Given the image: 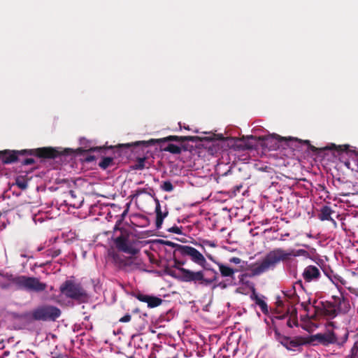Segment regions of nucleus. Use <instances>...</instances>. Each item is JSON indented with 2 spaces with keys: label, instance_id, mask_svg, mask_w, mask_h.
Listing matches in <instances>:
<instances>
[{
  "label": "nucleus",
  "instance_id": "f257e3e1",
  "mask_svg": "<svg viewBox=\"0 0 358 358\" xmlns=\"http://www.w3.org/2000/svg\"><path fill=\"white\" fill-rule=\"evenodd\" d=\"M59 152L52 147H43L36 149L21 150H4L0 151V159L4 164L20 162L23 166L35 164L34 157L41 159H55Z\"/></svg>",
  "mask_w": 358,
  "mask_h": 358
},
{
  "label": "nucleus",
  "instance_id": "f03ea898",
  "mask_svg": "<svg viewBox=\"0 0 358 358\" xmlns=\"http://www.w3.org/2000/svg\"><path fill=\"white\" fill-rule=\"evenodd\" d=\"M308 252L303 250H285L281 248H275L268 252L260 263H255L250 266L252 275H260L269 270H274L277 265L282 262L290 261L292 257H307Z\"/></svg>",
  "mask_w": 358,
  "mask_h": 358
},
{
  "label": "nucleus",
  "instance_id": "7ed1b4c3",
  "mask_svg": "<svg viewBox=\"0 0 358 358\" xmlns=\"http://www.w3.org/2000/svg\"><path fill=\"white\" fill-rule=\"evenodd\" d=\"M199 139L198 136H169L162 138H151L148 141H138L131 143H123L119 144V148H132V151L140 148L142 152H144V148H147L150 146L155 145L156 144L160 145V150L168 152L174 155H179L182 152V150H187V148L185 145H182L181 146L171 143L172 141L182 143L186 141L196 142Z\"/></svg>",
  "mask_w": 358,
  "mask_h": 358
},
{
  "label": "nucleus",
  "instance_id": "20e7f679",
  "mask_svg": "<svg viewBox=\"0 0 358 358\" xmlns=\"http://www.w3.org/2000/svg\"><path fill=\"white\" fill-rule=\"evenodd\" d=\"M10 283L15 286L17 289H22L27 292H42L47 288V284L41 282L38 278L27 275H6Z\"/></svg>",
  "mask_w": 358,
  "mask_h": 358
},
{
  "label": "nucleus",
  "instance_id": "39448f33",
  "mask_svg": "<svg viewBox=\"0 0 358 358\" xmlns=\"http://www.w3.org/2000/svg\"><path fill=\"white\" fill-rule=\"evenodd\" d=\"M60 292L66 298L75 301H84L87 298L85 289L80 283L71 280H66L59 287Z\"/></svg>",
  "mask_w": 358,
  "mask_h": 358
},
{
  "label": "nucleus",
  "instance_id": "423d86ee",
  "mask_svg": "<svg viewBox=\"0 0 358 358\" xmlns=\"http://www.w3.org/2000/svg\"><path fill=\"white\" fill-rule=\"evenodd\" d=\"M60 315V309L51 305L39 306L31 313V317L37 321H55Z\"/></svg>",
  "mask_w": 358,
  "mask_h": 358
},
{
  "label": "nucleus",
  "instance_id": "0eeeda50",
  "mask_svg": "<svg viewBox=\"0 0 358 358\" xmlns=\"http://www.w3.org/2000/svg\"><path fill=\"white\" fill-rule=\"evenodd\" d=\"M275 339L289 351H301V347L309 343L303 336L289 337L282 335L278 330L274 331Z\"/></svg>",
  "mask_w": 358,
  "mask_h": 358
},
{
  "label": "nucleus",
  "instance_id": "6e6552de",
  "mask_svg": "<svg viewBox=\"0 0 358 358\" xmlns=\"http://www.w3.org/2000/svg\"><path fill=\"white\" fill-rule=\"evenodd\" d=\"M178 270L181 273L180 281L185 282L199 283L204 285H210L215 282V278H205L203 271H193L189 269L178 267Z\"/></svg>",
  "mask_w": 358,
  "mask_h": 358
},
{
  "label": "nucleus",
  "instance_id": "1a4fd4ad",
  "mask_svg": "<svg viewBox=\"0 0 358 358\" xmlns=\"http://www.w3.org/2000/svg\"><path fill=\"white\" fill-rule=\"evenodd\" d=\"M167 245H173L176 248L174 253L178 252L183 257H189L190 259L197 265H199L201 263H204V259H206L204 255L192 246L174 244L170 242H169Z\"/></svg>",
  "mask_w": 358,
  "mask_h": 358
},
{
  "label": "nucleus",
  "instance_id": "9d476101",
  "mask_svg": "<svg viewBox=\"0 0 358 358\" xmlns=\"http://www.w3.org/2000/svg\"><path fill=\"white\" fill-rule=\"evenodd\" d=\"M271 138H275L278 140L279 142H285L287 146L290 147L293 150H296L298 151L301 150V148L303 145H306L308 149L312 151L317 150V148L312 145L310 141L308 140H301L297 138L292 137H281L277 134L273 135Z\"/></svg>",
  "mask_w": 358,
  "mask_h": 358
},
{
  "label": "nucleus",
  "instance_id": "9b49d317",
  "mask_svg": "<svg viewBox=\"0 0 358 358\" xmlns=\"http://www.w3.org/2000/svg\"><path fill=\"white\" fill-rule=\"evenodd\" d=\"M129 236V235L126 231H121V234L114 239V243L119 251L135 255L138 252V250L131 244Z\"/></svg>",
  "mask_w": 358,
  "mask_h": 358
},
{
  "label": "nucleus",
  "instance_id": "f8f14e48",
  "mask_svg": "<svg viewBox=\"0 0 358 358\" xmlns=\"http://www.w3.org/2000/svg\"><path fill=\"white\" fill-rule=\"evenodd\" d=\"M312 341H317L319 343L327 346L329 344H339L337 337L334 331H329L324 334H317L311 336Z\"/></svg>",
  "mask_w": 358,
  "mask_h": 358
},
{
  "label": "nucleus",
  "instance_id": "ddd939ff",
  "mask_svg": "<svg viewBox=\"0 0 358 358\" xmlns=\"http://www.w3.org/2000/svg\"><path fill=\"white\" fill-rule=\"evenodd\" d=\"M321 276L320 269L315 265L307 266L302 273V277L306 282L317 281Z\"/></svg>",
  "mask_w": 358,
  "mask_h": 358
},
{
  "label": "nucleus",
  "instance_id": "4468645a",
  "mask_svg": "<svg viewBox=\"0 0 358 358\" xmlns=\"http://www.w3.org/2000/svg\"><path fill=\"white\" fill-rule=\"evenodd\" d=\"M331 299L338 313H346L349 311L350 308L349 301L342 293L340 292L338 296H332Z\"/></svg>",
  "mask_w": 358,
  "mask_h": 358
},
{
  "label": "nucleus",
  "instance_id": "2eb2a0df",
  "mask_svg": "<svg viewBox=\"0 0 358 358\" xmlns=\"http://www.w3.org/2000/svg\"><path fill=\"white\" fill-rule=\"evenodd\" d=\"M296 286H299L303 290L304 289L302 280H298L292 285L290 289L283 292L285 296L289 301L292 306L299 302V296L296 293Z\"/></svg>",
  "mask_w": 358,
  "mask_h": 358
},
{
  "label": "nucleus",
  "instance_id": "dca6fc26",
  "mask_svg": "<svg viewBox=\"0 0 358 358\" xmlns=\"http://www.w3.org/2000/svg\"><path fill=\"white\" fill-rule=\"evenodd\" d=\"M135 297L140 301L147 303L148 306L151 308L160 306L163 302V300L159 297L141 293L136 294Z\"/></svg>",
  "mask_w": 358,
  "mask_h": 358
},
{
  "label": "nucleus",
  "instance_id": "f3484780",
  "mask_svg": "<svg viewBox=\"0 0 358 358\" xmlns=\"http://www.w3.org/2000/svg\"><path fill=\"white\" fill-rule=\"evenodd\" d=\"M156 203L155 207V213H156V222L155 225L157 229H160L162 227L164 219L168 215V211L164 213L162 212L161 206L159 201L157 198L155 199Z\"/></svg>",
  "mask_w": 358,
  "mask_h": 358
},
{
  "label": "nucleus",
  "instance_id": "a211bd4d",
  "mask_svg": "<svg viewBox=\"0 0 358 358\" xmlns=\"http://www.w3.org/2000/svg\"><path fill=\"white\" fill-rule=\"evenodd\" d=\"M90 141L87 140L85 137H82L80 138V144L83 145L88 152H104L108 149L113 148V146L106 147V146H96V147H90Z\"/></svg>",
  "mask_w": 358,
  "mask_h": 358
},
{
  "label": "nucleus",
  "instance_id": "6ab92c4d",
  "mask_svg": "<svg viewBox=\"0 0 358 358\" xmlns=\"http://www.w3.org/2000/svg\"><path fill=\"white\" fill-rule=\"evenodd\" d=\"M219 267V271L220 272L221 276L224 278H231V279H234V274L237 271V270L234 269L228 266H226L220 262H217L215 261V262Z\"/></svg>",
  "mask_w": 358,
  "mask_h": 358
},
{
  "label": "nucleus",
  "instance_id": "aec40b11",
  "mask_svg": "<svg viewBox=\"0 0 358 358\" xmlns=\"http://www.w3.org/2000/svg\"><path fill=\"white\" fill-rule=\"evenodd\" d=\"M323 310L324 314L331 318H334L338 313L332 301H326L323 303Z\"/></svg>",
  "mask_w": 358,
  "mask_h": 358
},
{
  "label": "nucleus",
  "instance_id": "412c9836",
  "mask_svg": "<svg viewBox=\"0 0 358 358\" xmlns=\"http://www.w3.org/2000/svg\"><path fill=\"white\" fill-rule=\"evenodd\" d=\"M335 211L333 210L331 207L328 206H324L320 209V213L318 215L319 219L322 221L328 220L333 221L335 223V221L331 217V215L334 213Z\"/></svg>",
  "mask_w": 358,
  "mask_h": 358
},
{
  "label": "nucleus",
  "instance_id": "4be33fe9",
  "mask_svg": "<svg viewBox=\"0 0 358 358\" xmlns=\"http://www.w3.org/2000/svg\"><path fill=\"white\" fill-rule=\"evenodd\" d=\"M196 245L198 246H200L201 248L203 253L205 254V255L207 257L208 259H209L210 261H212L213 262H215V259L214 257L212 255H210V253L207 252L205 249V245L210 246L211 248H215L216 244L214 242L208 241V240H204V241H203L202 243H199V244L196 243Z\"/></svg>",
  "mask_w": 358,
  "mask_h": 358
},
{
  "label": "nucleus",
  "instance_id": "5701e85b",
  "mask_svg": "<svg viewBox=\"0 0 358 358\" xmlns=\"http://www.w3.org/2000/svg\"><path fill=\"white\" fill-rule=\"evenodd\" d=\"M287 325L289 328H292L294 326L298 327L299 322L297 318V311L296 308H293L290 313V316L287 321Z\"/></svg>",
  "mask_w": 358,
  "mask_h": 358
},
{
  "label": "nucleus",
  "instance_id": "b1692460",
  "mask_svg": "<svg viewBox=\"0 0 358 358\" xmlns=\"http://www.w3.org/2000/svg\"><path fill=\"white\" fill-rule=\"evenodd\" d=\"M251 298L255 300V303L259 306L261 310L263 313H266L268 311V306L266 303L261 298H259L258 295L255 294V291L253 292Z\"/></svg>",
  "mask_w": 358,
  "mask_h": 358
},
{
  "label": "nucleus",
  "instance_id": "393cba45",
  "mask_svg": "<svg viewBox=\"0 0 358 358\" xmlns=\"http://www.w3.org/2000/svg\"><path fill=\"white\" fill-rule=\"evenodd\" d=\"M113 158L111 157H104L101 159V160L99 163V166L103 169L106 170L109 166L113 165Z\"/></svg>",
  "mask_w": 358,
  "mask_h": 358
},
{
  "label": "nucleus",
  "instance_id": "a878e982",
  "mask_svg": "<svg viewBox=\"0 0 358 358\" xmlns=\"http://www.w3.org/2000/svg\"><path fill=\"white\" fill-rule=\"evenodd\" d=\"M146 157H138L136 159V164L133 166V169L134 170H143L145 169V162Z\"/></svg>",
  "mask_w": 358,
  "mask_h": 358
},
{
  "label": "nucleus",
  "instance_id": "bb28decb",
  "mask_svg": "<svg viewBox=\"0 0 358 358\" xmlns=\"http://www.w3.org/2000/svg\"><path fill=\"white\" fill-rule=\"evenodd\" d=\"M199 266H201L204 270L213 272L214 275L212 278H215V282L217 280V272L207 263L206 259H204V263H201Z\"/></svg>",
  "mask_w": 358,
  "mask_h": 358
},
{
  "label": "nucleus",
  "instance_id": "cd10ccee",
  "mask_svg": "<svg viewBox=\"0 0 358 358\" xmlns=\"http://www.w3.org/2000/svg\"><path fill=\"white\" fill-rule=\"evenodd\" d=\"M165 273L173 277V278L175 279H177L178 280L180 281V278L181 276V273L178 271V273H177L175 270H173V268H169V267H166L164 270Z\"/></svg>",
  "mask_w": 358,
  "mask_h": 358
},
{
  "label": "nucleus",
  "instance_id": "c85d7f7f",
  "mask_svg": "<svg viewBox=\"0 0 358 358\" xmlns=\"http://www.w3.org/2000/svg\"><path fill=\"white\" fill-rule=\"evenodd\" d=\"M239 144H237V147L242 150H250L253 148V145L245 140H239Z\"/></svg>",
  "mask_w": 358,
  "mask_h": 358
},
{
  "label": "nucleus",
  "instance_id": "c756f323",
  "mask_svg": "<svg viewBox=\"0 0 358 358\" xmlns=\"http://www.w3.org/2000/svg\"><path fill=\"white\" fill-rule=\"evenodd\" d=\"M16 185L21 189H26L28 187V182L22 178H17L15 181Z\"/></svg>",
  "mask_w": 358,
  "mask_h": 358
},
{
  "label": "nucleus",
  "instance_id": "7c9ffc66",
  "mask_svg": "<svg viewBox=\"0 0 358 358\" xmlns=\"http://www.w3.org/2000/svg\"><path fill=\"white\" fill-rule=\"evenodd\" d=\"M45 254L47 256L51 257L52 258H55L59 256L61 254L60 249H50L45 251Z\"/></svg>",
  "mask_w": 358,
  "mask_h": 358
},
{
  "label": "nucleus",
  "instance_id": "2f4dec72",
  "mask_svg": "<svg viewBox=\"0 0 358 358\" xmlns=\"http://www.w3.org/2000/svg\"><path fill=\"white\" fill-rule=\"evenodd\" d=\"M173 185H172V183L167 180V181H164L162 185V189L165 191V192H171L173 190Z\"/></svg>",
  "mask_w": 358,
  "mask_h": 358
},
{
  "label": "nucleus",
  "instance_id": "473e14b6",
  "mask_svg": "<svg viewBox=\"0 0 358 358\" xmlns=\"http://www.w3.org/2000/svg\"><path fill=\"white\" fill-rule=\"evenodd\" d=\"M181 229H182V227L173 226V227L169 228L168 229V231L181 235V234H182Z\"/></svg>",
  "mask_w": 358,
  "mask_h": 358
},
{
  "label": "nucleus",
  "instance_id": "72a5a7b5",
  "mask_svg": "<svg viewBox=\"0 0 358 358\" xmlns=\"http://www.w3.org/2000/svg\"><path fill=\"white\" fill-rule=\"evenodd\" d=\"M13 315L15 318L27 319L31 317V313H24L22 314L13 313Z\"/></svg>",
  "mask_w": 358,
  "mask_h": 358
},
{
  "label": "nucleus",
  "instance_id": "f704fd0d",
  "mask_svg": "<svg viewBox=\"0 0 358 358\" xmlns=\"http://www.w3.org/2000/svg\"><path fill=\"white\" fill-rule=\"evenodd\" d=\"M147 193H148L147 189L145 188L138 189L135 191V193L133 195V197H137V196H140L141 194H147Z\"/></svg>",
  "mask_w": 358,
  "mask_h": 358
},
{
  "label": "nucleus",
  "instance_id": "c9c22d12",
  "mask_svg": "<svg viewBox=\"0 0 358 358\" xmlns=\"http://www.w3.org/2000/svg\"><path fill=\"white\" fill-rule=\"evenodd\" d=\"M131 316L129 314H126L124 316H123L119 320V322L122 323L129 322L131 321Z\"/></svg>",
  "mask_w": 358,
  "mask_h": 358
},
{
  "label": "nucleus",
  "instance_id": "e433bc0d",
  "mask_svg": "<svg viewBox=\"0 0 358 358\" xmlns=\"http://www.w3.org/2000/svg\"><path fill=\"white\" fill-rule=\"evenodd\" d=\"M208 140L210 141H213L215 139H217V140H223L224 139V137H223V135L222 134H214L213 136H209L207 138Z\"/></svg>",
  "mask_w": 358,
  "mask_h": 358
},
{
  "label": "nucleus",
  "instance_id": "4c0bfd02",
  "mask_svg": "<svg viewBox=\"0 0 358 358\" xmlns=\"http://www.w3.org/2000/svg\"><path fill=\"white\" fill-rule=\"evenodd\" d=\"M231 263L238 264L241 262V259L239 257H234L229 259Z\"/></svg>",
  "mask_w": 358,
  "mask_h": 358
},
{
  "label": "nucleus",
  "instance_id": "58836bf2",
  "mask_svg": "<svg viewBox=\"0 0 358 358\" xmlns=\"http://www.w3.org/2000/svg\"><path fill=\"white\" fill-rule=\"evenodd\" d=\"M174 262H175V264H174L173 267L176 268L177 269L178 267H182L181 266H182L184 264V262L177 260L176 259H175Z\"/></svg>",
  "mask_w": 358,
  "mask_h": 358
},
{
  "label": "nucleus",
  "instance_id": "ea45409f",
  "mask_svg": "<svg viewBox=\"0 0 358 358\" xmlns=\"http://www.w3.org/2000/svg\"><path fill=\"white\" fill-rule=\"evenodd\" d=\"M216 287H219L222 289H224L227 287V284L224 282H220L217 285H215Z\"/></svg>",
  "mask_w": 358,
  "mask_h": 358
},
{
  "label": "nucleus",
  "instance_id": "a19ab883",
  "mask_svg": "<svg viewBox=\"0 0 358 358\" xmlns=\"http://www.w3.org/2000/svg\"><path fill=\"white\" fill-rule=\"evenodd\" d=\"M301 306L304 308V310H305L308 311V303H306V302H302V303H301Z\"/></svg>",
  "mask_w": 358,
  "mask_h": 358
},
{
  "label": "nucleus",
  "instance_id": "79ce46f5",
  "mask_svg": "<svg viewBox=\"0 0 358 358\" xmlns=\"http://www.w3.org/2000/svg\"><path fill=\"white\" fill-rule=\"evenodd\" d=\"M95 159L94 156H89L87 157L86 160L87 162H92V161H94Z\"/></svg>",
  "mask_w": 358,
  "mask_h": 358
},
{
  "label": "nucleus",
  "instance_id": "37998d69",
  "mask_svg": "<svg viewBox=\"0 0 358 358\" xmlns=\"http://www.w3.org/2000/svg\"><path fill=\"white\" fill-rule=\"evenodd\" d=\"M276 303L278 307H282L283 306V302L281 300H278Z\"/></svg>",
  "mask_w": 358,
  "mask_h": 358
},
{
  "label": "nucleus",
  "instance_id": "c03bdc74",
  "mask_svg": "<svg viewBox=\"0 0 358 358\" xmlns=\"http://www.w3.org/2000/svg\"><path fill=\"white\" fill-rule=\"evenodd\" d=\"M69 194H70V195H71V197H73V198H75V197H76L75 192H74V191H73V190H70V191H69Z\"/></svg>",
  "mask_w": 358,
  "mask_h": 358
},
{
  "label": "nucleus",
  "instance_id": "a18cd8bd",
  "mask_svg": "<svg viewBox=\"0 0 358 358\" xmlns=\"http://www.w3.org/2000/svg\"><path fill=\"white\" fill-rule=\"evenodd\" d=\"M52 358H66V356H64L63 355H59L57 356H54Z\"/></svg>",
  "mask_w": 358,
  "mask_h": 358
},
{
  "label": "nucleus",
  "instance_id": "49530a36",
  "mask_svg": "<svg viewBox=\"0 0 358 358\" xmlns=\"http://www.w3.org/2000/svg\"><path fill=\"white\" fill-rule=\"evenodd\" d=\"M127 212H128V210H124V212L122 214V217H124V216L127 215Z\"/></svg>",
  "mask_w": 358,
  "mask_h": 358
},
{
  "label": "nucleus",
  "instance_id": "de8ad7c7",
  "mask_svg": "<svg viewBox=\"0 0 358 358\" xmlns=\"http://www.w3.org/2000/svg\"><path fill=\"white\" fill-rule=\"evenodd\" d=\"M242 187V185H240V186H236V191L239 192L240 191V189Z\"/></svg>",
  "mask_w": 358,
  "mask_h": 358
},
{
  "label": "nucleus",
  "instance_id": "09e8293b",
  "mask_svg": "<svg viewBox=\"0 0 358 358\" xmlns=\"http://www.w3.org/2000/svg\"><path fill=\"white\" fill-rule=\"evenodd\" d=\"M355 350H357V347L356 346H354L352 348V353L353 354L354 353V351Z\"/></svg>",
  "mask_w": 358,
  "mask_h": 358
},
{
  "label": "nucleus",
  "instance_id": "8fccbe9b",
  "mask_svg": "<svg viewBox=\"0 0 358 358\" xmlns=\"http://www.w3.org/2000/svg\"><path fill=\"white\" fill-rule=\"evenodd\" d=\"M118 224H115V227H114V229H115V230L120 229V228H119V227H118Z\"/></svg>",
  "mask_w": 358,
  "mask_h": 358
},
{
  "label": "nucleus",
  "instance_id": "3c124183",
  "mask_svg": "<svg viewBox=\"0 0 358 358\" xmlns=\"http://www.w3.org/2000/svg\"><path fill=\"white\" fill-rule=\"evenodd\" d=\"M41 250H42V248H38V251H41Z\"/></svg>",
  "mask_w": 358,
  "mask_h": 358
},
{
  "label": "nucleus",
  "instance_id": "603ef678",
  "mask_svg": "<svg viewBox=\"0 0 358 358\" xmlns=\"http://www.w3.org/2000/svg\"><path fill=\"white\" fill-rule=\"evenodd\" d=\"M71 206H73V207H75V206H76V204H75V203H73V204H71Z\"/></svg>",
  "mask_w": 358,
  "mask_h": 358
}]
</instances>
